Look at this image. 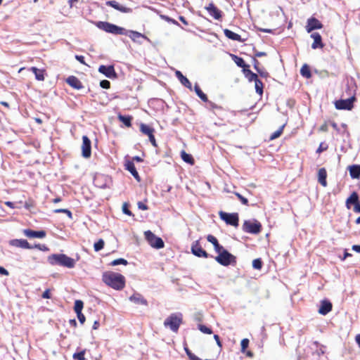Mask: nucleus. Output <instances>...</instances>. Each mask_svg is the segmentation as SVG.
Returning a JSON list of instances; mask_svg holds the SVG:
<instances>
[{
    "instance_id": "f257e3e1",
    "label": "nucleus",
    "mask_w": 360,
    "mask_h": 360,
    "mask_svg": "<svg viewBox=\"0 0 360 360\" xmlns=\"http://www.w3.org/2000/svg\"><path fill=\"white\" fill-rule=\"evenodd\" d=\"M95 25L98 29L103 30L107 33L115 35H122V34H124V27L108 22L97 21L95 22Z\"/></svg>"
},
{
    "instance_id": "f03ea898",
    "label": "nucleus",
    "mask_w": 360,
    "mask_h": 360,
    "mask_svg": "<svg viewBox=\"0 0 360 360\" xmlns=\"http://www.w3.org/2000/svg\"><path fill=\"white\" fill-rule=\"evenodd\" d=\"M205 9L212 17L214 18V19L217 20L221 19L223 13L214 4L213 2H211L207 6H206Z\"/></svg>"
},
{
    "instance_id": "7ed1b4c3",
    "label": "nucleus",
    "mask_w": 360,
    "mask_h": 360,
    "mask_svg": "<svg viewBox=\"0 0 360 360\" xmlns=\"http://www.w3.org/2000/svg\"><path fill=\"white\" fill-rule=\"evenodd\" d=\"M98 72L110 79L117 77V73L113 65H101L98 68Z\"/></svg>"
},
{
    "instance_id": "20e7f679",
    "label": "nucleus",
    "mask_w": 360,
    "mask_h": 360,
    "mask_svg": "<svg viewBox=\"0 0 360 360\" xmlns=\"http://www.w3.org/2000/svg\"><path fill=\"white\" fill-rule=\"evenodd\" d=\"M323 27L322 23L316 18L311 17L307 20V25L306 30L307 32H311L314 30L321 29Z\"/></svg>"
},
{
    "instance_id": "39448f33",
    "label": "nucleus",
    "mask_w": 360,
    "mask_h": 360,
    "mask_svg": "<svg viewBox=\"0 0 360 360\" xmlns=\"http://www.w3.org/2000/svg\"><path fill=\"white\" fill-rule=\"evenodd\" d=\"M124 34H122V35L128 36L133 41L137 42L139 38H143L148 40V38L144 34L134 30H128L124 28Z\"/></svg>"
},
{
    "instance_id": "423d86ee",
    "label": "nucleus",
    "mask_w": 360,
    "mask_h": 360,
    "mask_svg": "<svg viewBox=\"0 0 360 360\" xmlns=\"http://www.w3.org/2000/svg\"><path fill=\"white\" fill-rule=\"evenodd\" d=\"M105 4L107 6L112 7L113 8H115L122 13H131L132 11L131 8L123 6L115 1H108L105 2Z\"/></svg>"
},
{
    "instance_id": "0eeeda50",
    "label": "nucleus",
    "mask_w": 360,
    "mask_h": 360,
    "mask_svg": "<svg viewBox=\"0 0 360 360\" xmlns=\"http://www.w3.org/2000/svg\"><path fill=\"white\" fill-rule=\"evenodd\" d=\"M311 37L314 39V42L311 44V48L313 49H321L323 47L324 44L322 42V37L319 33L313 32L311 34Z\"/></svg>"
},
{
    "instance_id": "6e6552de",
    "label": "nucleus",
    "mask_w": 360,
    "mask_h": 360,
    "mask_svg": "<svg viewBox=\"0 0 360 360\" xmlns=\"http://www.w3.org/2000/svg\"><path fill=\"white\" fill-rule=\"evenodd\" d=\"M66 82L72 88L79 89H82L83 86L79 79L75 76H70L66 79Z\"/></svg>"
},
{
    "instance_id": "1a4fd4ad",
    "label": "nucleus",
    "mask_w": 360,
    "mask_h": 360,
    "mask_svg": "<svg viewBox=\"0 0 360 360\" xmlns=\"http://www.w3.org/2000/svg\"><path fill=\"white\" fill-rule=\"evenodd\" d=\"M176 77L179 79L180 82L187 89L192 90V85L190 81L185 77L182 72L179 70H176L175 72Z\"/></svg>"
},
{
    "instance_id": "9d476101",
    "label": "nucleus",
    "mask_w": 360,
    "mask_h": 360,
    "mask_svg": "<svg viewBox=\"0 0 360 360\" xmlns=\"http://www.w3.org/2000/svg\"><path fill=\"white\" fill-rule=\"evenodd\" d=\"M224 35L229 39L240 41V42L245 41V39H242L240 35H239L237 33L233 32V31H231L229 29H224Z\"/></svg>"
},
{
    "instance_id": "9b49d317",
    "label": "nucleus",
    "mask_w": 360,
    "mask_h": 360,
    "mask_svg": "<svg viewBox=\"0 0 360 360\" xmlns=\"http://www.w3.org/2000/svg\"><path fill=\"white\" fill-rule=\"evenodd\" d=\"M231 57H232V59L233 60V61L235 62V63L239 68H243V72H246V69L249 68L250 66L246 64V63L245 62L243 58L241 57H239L238 56L233 55V54L231 55Z\"/></svg>"
},
{
    "instance_id": "f8f14e48",
    "label": "nucleus",
    "mask_w": 360,
    "mask_h": 360,
    "mask_svg": "<svg viewBox=\"0 0 360 360\" xmlns=\"http://www.w3.org/2000/svg\"><path fill=\"white\" fill-rule=\"evenodd\" d=\"M300 74L303 77L305 78H311V72L310 67L307 64H304L300 69Z\"/></svg>"
},
{
    "instance_id": "ddd939ff",
    "label": "nucleus",
    "mask_w": 360,
    "mask_h": 360,
    "mask_svg": "<svg viewBox=\"0 0 360 360\" xmlns=\"http://www.w3.org/2000/svg\"><path fill=\"white\" fill-rule=\"evenodd\" d=\"M30 70L34 74L35 78L37 80H39V81L44 80V72H43V70H39V69H38L36 67H32L30 68Z\"/></svg>"
},
{
    "instance_id": "4468645a",
    "label": "nucleus",
    "mask_w": 360,
    "mask_h": 360,
    "mask_svg": "<svg viewBox=\"0 0 360 360\" xmlns=\"http://www.w3.org/2000/svg\"><path fill=\"white\" fill-rule=\"evenodd\" d=\"M244 74L250 82H253L258 77L257 75L252 72L249 68L246 69V72Z\"/></svg>"
},
{
    "instance_id": "2eb2a0df",
    "label": "nucleus",
    "mask_w": 360,
    "mask_h": 360,
    "mask_svg": "<svg viewBox=\"0 0 360 360\" xmlns=\"http://www.w3.org/2000/svg\"><path fill=\"white\" fill-rule=\"evenodd\" d=\"M160 18L162 20H165L166 22H167L169 23H172L173 25H177V26H180L179 23L176 20L169 17L168 15L161 14V15H160Z\"/></svg>"
},
{
    "instance_id": "dca6fc26",
    "label": "nucleus",
    "mask_w": 360,
    "mask_h": 360,
    "mask_svg": "<svg viewBox=\"0 0 360 360\" xmlns=\"http://www.w3.org/2000/svg\"><path fill=\"white\" fill-rule=\"evenodd\" d=\"M252 61H253V65H254V68L257 70V72L262 77L265 76V75L266 74V72L262 71L259 68V61L255 58H252Z\"/></svg>"
},
{
    "instance_id": "f3484780",
    "label": "nucleus",
    "mask_w": 360,
    "mask_h": 360,
    "mask_svg": "<svg viewBox=\"0 0 360 360\" xmlns=\"http://www.w3.org/2000/svg\"><path fill=\"white\" fill-rule=\"evenodd\" d=\"M99 85L101 88L108 89L110 87V82L108 80L103 79L100 81Z\"/></svg>"
},
{
    "instance_id": "a211bd4d",
    "label": "nucleus",
    "mask_w": 360,
    "mask_h": 360,
    "mask_svg": "<svg viewBox=\"0 0 360 360\" xmlns=\"http://www.w3.org/2000/svg\"><path fill=\"white\" fill-rule=\"evenodd\" d=\"M254 82L255 90H263V84L258 77Z\"/></svg>"
},
{
    "instance_id": "6ab92c4d",
    "label": "nucleus",
    "mask_w": 360,
    "mask_h": 360,
    "mask_svg": "<svg viewBox=\"0 0 360 360\" xmlns=\"http://www.w3.org/2000/svg\"><path fill=\"white\" fill-rule=\"evenodd\" d=\"M257 30L260 32H265V33H270V34H274V31H275L274 30L266 29V28H257Z\"/></svg>"
},
{
    "instance_id": "aec40b11",
    "label": "nucleus",
    "mask_w": 360,
    "mask_h": 360,
    "mask_svg": "<svg viewBox=\"0 0 360 360\" xmlns=\"http://www.w3.org/2000/svg\"><path fill=\"white\" fill-rule=\"evenodd\" d=\"M75 58L77 61H79L80 63L82 64H85V62H84V57L83 56H80V55H76L75 56Z\"/></svg>"
},
{
    "instance_id": "412c9836",
    "label": "nucleus",
    "mask_w": 360,
    "mask_h": 360,
    "mask_svg": "<svg viewBox=\"0 0 360 360\" xmlns=\"http://www.w3.org/2000/svg\"><path fill=\"white\" fill-rule=\"evenodd\" d=\"M255 57L265 56H266V53L262 52V51H255Z\"/></svg>"
},
{
    "instance_id": "4be33fe9",
    "label": "nucleus",
    "mask_w": 360,
    "mask_h": 360,
    "mask_svg": "<svg viewBox=\"0 0 360 360\" xmlns=\"http://www.w3.org/2000/svg\"><path fill=\"white\" fill-rule=\"evenodd\" d=\"M179 20H180V21H181L184 25H188V21L186 20V18H185L184 16H182V15L179 16Z\"/></svg>"
},
{
    "instance_id": "5701e85b",
    "label": "nucleus",
    "mask_w": 360,
    "mask_h": 360,
    "mask_svg": "<svg viewBox=\"0 0 360 360\" xmlns=\"http://www.w3.org/2000/svg\"><path fill=\"white\" fill-rule=\"evenodd\" d=\"M77 1H78V0H69V1H68V3H69V4H70V7H72V6H73V3H75V2Z\"/></svg>"
},
{
    "instance_id": "b1692460",
    "label": "nucleus",
    "mask_w": 360,
    "mask_h": 360,
    "mask_svg": "<svg viewBox=\"0 0 360 360\" xmlns=\"http://www.w3.org/2000/svg\"><path fill=\"white\" fill-rule=\"evenodd\" d=\"M193 90H201V89H200V86L196 83V84H195V85H194V89H193Z\"/></svg>"
},
{
    "instance_id": "393cba45",
    "label": "nucleus",
    "mask_w": 360,
    "mask_h": 360,
    "mask_svg": "<svg viewBox=\"0 0 360 360\" xmlns=\"http://www.w3.org/2000/svg\"><path fill=\"white\" fill-rule=\"evenodd\" d=\"M196 14H197L199 17H201V18H205V19H207L205 16H203V15L201 14L200 11H198V12L196 13Z\"/></svg>"
},
{
    "instance_id": "a878e982",
    "label": "nucleus",
    "mask_w": 360,
    "mask_h": 360,
    "mask_svg": "<svg viewBox=\"0 0 360 360\" xmlns=\"http://www.w3.org/2000/svg\"><path fill=\"white\" fill-rule=\"evenodd\" d=\"M33 1H34V2H37V1H38V0H33Z\"/></svg>"
}]
</instances>
